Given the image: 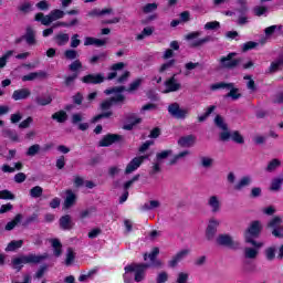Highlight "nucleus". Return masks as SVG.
<instances>
[{"label":"nucleus","mask_w":283,"mask_h":283,"mask_svg":"<svg viewBox=\"0 0 283 283\" xmlns=\"http://www.w3.org/2000/svg\"><path fill=\"white\" fill-rule=\"evenodd\" d=\"M48 258H50V254H48V252H44L43 254H22L11 260V269L19 273L23 270V266H25V264H41V262H44V260H48Z\"/></svg>","instance_id":"f257e3e1"},{"label":"nucleus","mask_w":283,"mask_h":283,"mask_svg":"<svg viewBox=\"0 0 283 283\" xmlns=\"http://www.w3.org/2000/svg\"><path fill=\"white\" fill-rule=\"evenodd\" d=\"M151 264L148 263H130L124 268L125 273L123 274L124 283H132L129 273H135V282H143L145 280V273Z\"/></svg>","instance_id":"f03ea898"},{"label":"nucleus","mask_w":283,"mask_h":283,"mask_svg":"<svg viewBox=\"0 0 283 283\" xmlns=\"http://www.w3.org/2000/svg\"><path fill=\"white\" fill-rule=\"evenodd\" d=\"M262 233V222L260 220H254L250 223L249 228L244 232V240L247 244H251L256 249H261L262 242H258L254 238H260Z\"/></svg>","instance_id":"7ed1b4c3"},{"label":"nucleus","mask_w":283,"mask_h":283,"mask_svg":"<svg viewBox=\"0 0 283 283\" xmlns=\"http://www.w3.org/2000/svg\"><path fill=\"white\" fill-rule=\"evenodd\" d=\"M238 56V53L230 52L226 56H221L219 59V65L223 70H235L242 63V57H235Z\"/></svg>","instance_id":"20e7f679"},{"label":"nucleus","mask_w":283,"mask_h":283,"mask_svg":"<svg viewBox=\"0 0 283 283\" xmlns=\"http://www.w3.org/2000/svg\"><path fill=\"white\" fill-rule=\"evenodd\" d=\"M125 90H127L125 86H115V87H111V88H106L104 91V94H106V96H109L111 94H116L115 96L111 97V102L113 103V105H118V103H125V95L123 94V92H125Z\"/></svg>","instance_id":"39448f33"},{"label":"nucleus","mask_w":283,"mask_h":283,"mask_svg":"<svg viewBox=\"0 0 283 283\" xmlns=\"http://www.w3.org/2000/svg\"><path fill=\"white\" fill-rule=\"evenodd\" d=\"M168 114H170V116L177 120H185V118L189 116V109L180 108V104L175 102L168 105Z\"/></svg>","instance_id":"423d86ee"},{"label":"nucleus","mask_w":283,"mask_h":283,"mask_svg":"<svg viewBox=\"0 0 283 283\" xmlns=\"http://www.w3.org/2000/svg\"><path fill=\"white\" fill-rule=\"evenodd\" d=\"M217 244H219V247H227L233 251H238V249H240V242L234 241L229 234H219L217 238Z\"/></svg>","instance_id":"0eeeda50"},{"label":"nucleus","mask_w":283,"mask_h":283,"mask_svg":"<svg viewBox=\"0 0 283 283\" xmlns=\"http://www.w3.org/2000/svg\"><path fill=\"white\" fill-rule=\"evenodd\" d=\"M122 140L123 135L108 133L98 142V147H112V145L120 143Z\"/></svg>","instance_id":"6e6552de"},{"label":"nucleus","mask_w":283,"mask_h":283,"mask_svg":"<svg viewBox=\"0 0 283 283\" xmlns=\"http://www.w3.org/2000/svg\"><path fill=\"white\" fill-rule=\"evenodd\" d=\"M147 158H149V156H147V155L137 156V157L133 158L127 164L125 174L126 175L134 174V171H136V169H138L140 167V165H143L145 163V160H147Z\"/></svg>","instance_id":"1a4fd4ad"},{"label":"nucleus","mask_w":283,"mask_h":283,"mask_svg":"<svg viewBox=\"0 0 283 283\" xmlns=\"http://www.w3.org/2000/svg\"><path fill=\"white\" fill-rule=\"evenodd\" d=\"M81 81L85 85H101V83H105V75L102 73L87 74L83 76Z\"/></svg>","instance_id":"9d476101"},{"label":"nucleus","mask_w":283,"mask_h":283,"mask_svg":"<svg viewBox=\"0 0 283 283\" xmlns=\"http://www.w3.org/2000/svg\"><path fill=\"white\" fill-rule=\"evenodd\" d=\"M189 253H191V250L189 249H184L180 250L179 252H177L172 259L168 262V266L170 269H176V266H178L179 262H182V260H185V258H187V255H189Z\"/></svg>","instance_id":"9b49d317"},{"label":"nucleus","mask_w":283,"mask_h":283,"mask_svg":"<svg viewBox=\"0 0 283 283\" xmlns=\"http://www.w3.org/2000/svg\"><path fill=\"white\" fill-rule=\"evenodd\" d=\"M218 227H220V221L216 219H211L206 229V238L209 242L216 238V233H218Z\"/></svg>","instance_id":"f8f14e48"},{"label":"nucleus","mask_w":283,"mask_h":283,"mask_svg":"<svg viewBox=\"0 0 283 283\" xmlns=\"http://www.w3.org/2000/svg\"><path fill=\"white\" fill-rule=\"evenodd\" d=\"M32 96L30 88H19L13 91L11 98L13 101H25Z\"/></svg>","instance_id":"ddd939ff"},{"label":"nucleus","mask_w":283,"mask_h":283,"mask_svg":"<svg viewBox=\"0 0 283 283\" xmlns=\"http://www.w3.org/2000/svg\"><path fill=\"white\" fill-rule=\"evenodd\" d=\"M66 197L64 199L63 209H72L76 205V193L72 189L65 191Z\"/></svg>","instance_id":"4468645a"},{"label":"nucleus","mask_w":283,"mask_h":283,"mask_svg":"<svg viewBox=\"0 0 283 283\" xmlns=\"http://www.w3.org/2000/svg\"><path fill=\"white\" fill-rule=\"evenodd\" d=\"M59 222L62 231H72V229H74V223L72 222V216L70 214L62 216Z\"/></svg>","instance_id":"2eb2a0df"},{"label":"nucleus","mask_w":283,"mask_h":283,"mask_svg":"<svg viewBox=\"0 0 283 283\" xmlns=\"http://www.w3.org/2000/svg\"><path fill=\"white\" fill-rule=\"evenodd\" d=\"M166 85V94L170 92H178L180 90V83L176 82V75H172L165 82Z\"/></svg>","instance_id":"dca6fc26"},{"label":"nucleus","mask_w":283,"mask_h":283,"mask_svg":"<svg viewBox=\"0 0 283 283\" xmlns=\"http://www.w3.org/2000/svg\"><path fill=\"white\" fill-rule=\"evenodd\" d=\"M281 67H283V55H280L275 61L271 62L268 74H275Z\"/></svg>","instance_id":"f3484780"},{"label":"nucleus","mask_w":283,"mask_h":283,"mask_svg":"<svg viewBox=\"0 0 283 283\" xmlns=\"http://www.w3.org/2000/svg\"><path fill=\"white\" fill-rule=\"evenodd\" d=\"M51 247L53 248V254L55 258H61L63 254V243H61V240L59 239H51Z\"/></svg>","instance_id":"a211bd4d"},{"label":"nucleus","mask_w":283,"mask_h":283,"mask_svg":"<svg viewBox=\"0 0 283 283\" xmlns=\"http://www.w3.org/2000/svg\"><path fill=\"white\" fill-rule=\"evenodd\" d=\"M228 90L229 93L224 96V98H232V101L242 98V93H240V88L235 87V83H232V87Z\"/></svg>","instance_id":"6ab92c4d"},{"label":"nucleus","mask_w":283,"mask_h":283,"mask_svg":"<svg viewBox=\"0 0 283 283\" xmlns=\"http://www.w3.org/2000/svg\"><path fill=\"white\" fill-rule=\"evenodd\" d=\"M193 143H196V136L193 135L182 136L178 139L179 147H191Z\"/></svg>","instance_id":"aec40b11"},{"label":"nucleus","mask_w":283,"mask_h":283,"mask_svg":"<svg viewBox=\"0 0 283 283\" xmlns=\"http://www.w3.org/2000/svg\"><path fill=\"white\" fill-rule=\"evenodd\" d=\"M2 136L3 138H10L12 143H19V134L12 128H3Z\"/></svg>","instance_id":"412c9836"},{"label":"nucleus","mask_w":283,"mask_h":283,"mask_svg":"<svg viewBox=\"0 0 283 283\" xmlns=\"http://www.w3.org/2000/svg\"><path fill=\"white\" fill-rule=\"evenodd\" d=\"M34 21L40 22L42 25H50V23H53L54 20H52V15L50 13L45 17L43 12H39L34 17Z\"/></svg>","instance_id":"4be33fe9"},{"label":"nucleus","mask_w":283,"mask_h":283,"mask_svg":"<svg viewBox=\"0 0 283 283\" xmlns=\"http://www.w3.org/2000/svg\"><path fill=\"white\" fill-rule=\"evenodd\" d=\"M23 39H25L28 45H34V43H36V36L34 35V29H32V27H27Z\"/></svg>","instance_id":"5701e85b"},{"label":"nucleus","mask_w":283,"mask_h":283,"mask_svg":"<svg viewBox=\"0 0 283 283\" xmlns=\"http://www.w3.org/2000/svg\"><path fill=\"white\" fill-rule=\"evenodd\" d=\"M52 120H55L56 123L63 124L67 122V112L61 109L52 114L51 116Z\"/></svg>","instance_id":"b1692460"},{"label":"nucleus","mask_w":283,"mask_h":283,"mask_svg":"<svg viewBox=\"0 0 283 283\" xmlns=\"http://www.w3.org/2000/svg\"><path fill=\"white\" fill-rule=\"evenodd\" d=\"M54 41L56 43V45H59L60 48L63 45H67V43H70V34L67 33H57L54 36Z\"/></svg>","instance_id":"393cba45"},{"label":"nucleus","mask_w":283,"mask_h":283,"mask_svg":"<svg viewBox=\"0 0 283 283\" xmlns=\"http://www.w3.org/2000/svg\"><path fill=\"white\" fill-rule=\"evenodd\" d=\"M208 205L211 208L212 213H218V211H220V199H218V196H211L208 200Z\"/></svg>","instance_id":"a878e982"},{"label":"nucleus","mask_w":283,"mask_h":283,"mask_svg":"<svg viewBox=\"0 0 283 283\" xmlns=\"http://www.w3.org/2000/svg\"><path fill=\"white\" fill-rule=\"evenodd\" d=\"M21 247H23V240H12L11 242L8 243L4 251H7V253L19 251V249H21Z\"/></svg>","instance_id":"bb28decb"},{"label":"nucleus","mask_w":283,"mask_h":283,"mask_svg":"<svg viewBox=\"0 0 283 283\" xmlns=\"http://www.w3.org/2000/svg\"><path fill=\"white\" fill-rule=\"evenodd\" d=\"M112 8L108 9H93L87 13V17L95 18V17H104V14H112Z\"/></svg>","instance_id":"cd10ccee"},{"label":"nucleus","mask_w":283,"mask_h":283,"mask_svg":"<svg viewBox=\"0 0 283 283\" xmlns=\"http://www.w3.org/2000/svg\"><path fill=\"white\" fill-rule=\"evenodd\" d=\"M252 182L251 177L249 176H244L242 177L239 182L234 186V189L237 191H242V189H244V187H249Z\"/></svg>","instance_id":"c85d7f7f"},{"label":"nucleus","mask_w":283,"mask_h":283,"mask_svg":"<svg viewBox=\"0 0 283 283\" xmlns=\"http://www.w3.org/2000/svg\"><path fill=\"white\" fill-rule=\"evenodd\" d=\"M21 220H23V214H21V213L15 214L13 220L9 221L6 224V227H4L6 231H12V229H14V227H17V224H19L21 222Z\"/></svg>","instance_id":"c756f323"},{"label":"nucleus","mask_w":283,"mask_h":283,"mask_svg":"<svg viewBox=\"0 0 283 283\" xmlns=\"http://www.w3.org/2000/svg\"><path fill=\"white\" fill-rule=\"evenodd\" d=\"M160 207V201L158 200H150L149 202L144 203L140 209L142 211H151L154 209H158Z\"/></svg>","instance_id":"7c9ffc66"},{"label":"nucleus","mask_w":283,"mask_h":283,"mask_svg":"<svg viewBox=\"0 0 283 283\" xmlns=\"http://www.w3.org/2000/svg\"><path fill=\"white\" fill-rule=\"evenodd\" d=\"M230 87H233V83H227V82H218L210 86V90L212 92H216L218 90H229Z\"/></svg>","instance_id":"2f4dec72"},{"label":"nucleus","mask_w":283,"mask_h":283,"mask_svg":"<svg viewBox=\"0 0 283 283\" xmlns=\"http://www.w3.org/2000/svg\"><path fill=\"white\" fill-rule=\"evenodd\" d=\"M276 251H277V249L275 247L266 248L264 250L265 260H268V262H273V260H275Z\"/></svg>","instance_id":"473e14b6"},{"label":"nucleus","mask_w":283,"mask_h":283,"mask_svg":"<svg viewBox=\"0 0 283 283\" xmlns=\"http://www.w3.org/2000/svg\"><path fill=\"white\" fill-rule=\"evenodd\" d=\"M35 103H36V105H40L41 107H45L46 105L52 104V96L51 95H48L46 97L36 96Z\"/></svg>","instance_id":"72a5a7b5"},{"label":"nucleus","mask_w":283,"mask_h":283,"mask_svg":"<svg viewBox=\"0 0 283 283\" xmlns=\"http://www.w3.org/2000/svg\"><path fill=\"white\" fill-rule=\"evenodd\" d=\"M282 217L275 216L268 222V229H276L277 227H282Z\"/></svg>","instance_id":"f704fd0d"},{"label":"nucleus","mask_w":283,"mask_h":283,"mask_svg":"<svg viewBox=\"0 0 283 283\" xmlns=\"http://www.w3.org/2000/svg\"><path fill=\"white\" fill-rule=\"evenodd\" d=\"M74 260H76V253H74V249L67 248L66 259H65L66 266H71L73 264Z\"/></svg>","instance_id":"c9c22d12"},{"label":"nucleus","mask_w":283,"mask_h":283,"mask_svg":"<svg viewBox=\"0 0 283 283\" xmlns=\"http://www.w3.org/2000/svg\"><path fill=\"white\" fill-rule=\"evenodd\" d=\"M13 54L14 51L9 50L0 57V70H3V67L8 65V61L10 60V56H12Z\"/></svg>","instance_id":"e433bc0d"},{"label":"nucleus","mask_w":283,"mask_h":283,"mask_svg":"<svg viewBox=\"0 0 283 283\" xmlns=\"http://www.w3.org/2000/svg\"><path fill=\"white\" fill-rule=\"evenodd\" d=\"M153 34H154V28L146 27L143 29V31L139 34H137L136 39L137 41H143L145 36H151Z\"/></svg>","instance_id":"4c0bfd02"},{"label":"nucleus","mask_w":283,"mask_h":283,"mask_svg":"<svg viewBox=\"0 0 283 283\" xmlns=\"http://www.w3.org/2000/svg\"><path fill=\"white\" fill-rule=\"evenodd\" d=\"M210 41H213V38H211V35H207L203 39H199L197 41H193L190 44V48H200V46L205 45V43H209Z\"/></svg>","instance_id":"58836bf2"},{"label":"nucleus","mask_w":283,"mask_h":283,"mask_svg":"<svg viewBox=\"0 0 283 283\" xmlns=\"http://www.w3.org/2000/svg\"><path fill=\"white\" fill-rule=\"evenodd\" d=\"M111 116H114V113L112 111L101 113L98 115H95L92 119L91 123H98V120H102V118H111Z\"/></svg>","instance_id":"ea45409f"},{"label":"nucleus","mask_w":283,"mask_h":283,"mask_svg":"<svg viewBox=\"0 0 283 283\" xmlns=\"http://www.w3.org/2000/svg\"><path fill=\"white\" fill-rule=\"evenodd\" d=\"M17 196L12 191L4 189L0 190V200H15Z\"/></svg>","instance_id":"a19ab883"},{"label":"nucleus","mask_w":283,"mask_h":283,"mask_svg":"<svg viewBox=\"0 0 283 283\" xmlns=\"http://www.w3.org/2000/svg\"><path fill=\"white\" fill-rule=\"evenodd\" d=\"M214 124L217 127H219V129H222L223 132L229 129V126L224 123V118H222L220 115L214 117Z\"/></svg>","instance_id":"79ce46f5"},{"label":"nucleus","mask_w":283,"mask_h":283,"mask_svg":"<svg viewBox=\"0 0 283 283\" xmlns=\"http://www.w3.org/2000/svg\"><path fill=\"white\" fill-rule=\"evenodd\" d=\"M49 14L51 15V19L53 21H59V19H63L65 17V11L61 9H55L52 10Z\"/></svg>","instance_id":"37998d69"},{"label":"nucleus","mask_w":283,"mask_h":283,"mask_svg":"<svg viewBox=\"0 0 283 283\" xmlns=\"http://www.w3.org/2000/svg\"><path fill=\"white\" fill-rule=\"evenodd\" d=\"M213 112H216V106H213V105L209 106L207 108L206 113L198 117V122L205 123V120H207V118H209V116H211V114H213Z\"/></svg>","instance_id":"c03bdc74"},{"label":"nucleus","mask_w":283,"mask_h":283,"mask_svg":"<svg viewBox=\"0 0 283 283\" xmlns=\"http://www.w3.org/2000/svg\"><path fill=\"white\" fill-rule=\"evenodd\" d=\"M282 182H283L282 178H274L271 182L270 190L280 191V189H282Z\"/></svg>","instance_id":"a18cd8bd"},{"label":"nucleus","mask_w":283,"mask_h":283,"mask_svg":"<svg viewBox=\"0 0 283 283\" xmlns=\"http://www.w3.org/2000/svg\"><path fill=\"white\" fill-rule=\"evenodd\" d=\"M280 165H282V163L280 161V159H272L266 168L265 171H269V174H271V171H275V169H277V167H280Z\"/></svg>","instance_id":"49530a36"},{"label":"nucleus","mask_w":283,"mask_h":283,"mask_svg":"<svg viewBox=\"0 0 283 283\" xmlns=\"http://www.w3.org/2000/svg\"><path fill=\"white\" fill-rule=\"evenodd\" d=\"M78 78V73H73L72 75H69L64 78V85L65 87H72L74 85L75 81Z\"/></svg>","instance_id":"de8ad7c7"},{"label":"nucleus","mask_w":283,"mask_h":283,"mask_svg":"<svg viewBox=\"0 0 283 283\" xmlns=\"http://www.w3.org/2000/svg\"><path fill=\"white\" fill-rule=\"evenodd\" d=\"M140 85H143V78L138 77L129 84L127 92H129V93L136 92V90H138V87H140Z\"/></svg>","instance_id":"09e8293b"},{"label":"nucleus","mask_w":283,"mask_h":283,"mask_svg":"<svg viewBox=\"0 0 283 283\" xmlns=\"http://www.w3.org/2000/svg\"><path fill=\"white\" fill-rule=\"evenodd\" d=\"M156 10H158V3H156V2L147 3L146 6L143 7L144 14H149L151 12H156Z\"/></svg>","instance_id":"8fccbe9b"},{"label":"nucleus","mask_w":283,"mask_h":283,"mask_svg":"<svg viewBox=\"0 0 283 283\" xmlns=\"http://www.w3.org/2000/svg\"><path fill=\"white\" fill-rule=\"evenodd\" d=\"M64 56L67 61H75V59H78V52L74 49H69L64 52Z\"/></svg>","instance_id":"3c124183"},{"label":"nucleus","mask_w":283,"mask_h":283,"mask_svg":"<svg viewBox=\"0 0 283 283\" xmlns=\"http://www.w3.org/2000/svg\"><path fill=\"white\" fill-rule=\"evenodd\" d=\"M31 198H41L43 196V188L41 186H35L30 189Z\"/></svg>","instance_id":"603ef678"},{"label":"nucleus","mask_w":283,"mask_h":283,"mask_svg":"<svg viewBox=\"0 0 283 283\" xmlns=\"http://www.w3.org/2000/svg\"><path fill=\"white\" fill-rule=\"evenodd\" d=\"M105 59H107V53L102 52L98 55H93L90 59V63H91V65H96V63H98V61H105Z\"/></svg>","instance_id":"864d4df0"},{"label":"nucleus","mask_w":283,"mask_h":283,"mask_svg":"<svg viewBox=\"0 0 283 283\" xmlns=\"http://www.w3.org/2000/svg\"><path fill=\"white\" fill-rule=\"evenodd\" d=\"M185 156H189V150H184V151H181V153L175 155L174 158H171V159L169 160L168 165H170V166H171V165H176V163H178V160H179L180 158H185Z\"/></svg>","instance_id":"5fc2aeb1"},{"label":"nucleus","mask_w":283,"mask_h":283,"mask_svg":"<svg viewBox=\"0 0 283 283\" xmlns=\"http://www.w3.org/2000/svg\"><path fill=\"white\" fill-rule=\"evenodd\" d=\"M171 154H172L171 149H167V150H163L161 153H157L156 154L157 163H160V160H165L166 158H169V156H171Z\"/></svg>","instance_id":"6e6d98bb"},{"label":"nucleus","mask_w":283,"mask_h":283,"mask_svg":"<svg viewBox=\"0 0 283 283\" xmlns=\"http://www.w3.org/2000/svg\"><path fill=\"white\" fill-rule=\"evenodd\" d=\"M176 65V59L169 60L168 62L161 64L159 72L163 74V72H167V70H171Z\"/></svg>","instance_id":"4d7b16f0"},{"label":"nucleus","mask_w":283,"mask_h":283,"mask_svg":"<svg viewBox=\"0 0 283 283\" xmlns=\"http://www.w3.org/2000/svg\"><path fill=\"white\" fill-rule=\"evenodd\" d=\"M233 143H237L238 145H244V137L240 134V132L234 130L231 136Z\"/></svg>","instance_id":"13d9d810"},{"label":"nucleus","mask_w":283,"mask_h":283,"mask_svg":"<svg viewBox=\"0 0 283 283\" xmlns=\"http://www.w3.org/2000/svg\"><path fill=\"white\" fill-rule=\"evenodd\" d=\"M18 10L22 12V14H29V12H32V3L24 2L20 7H18Z\"/></svg>","instance_id":"bf43d9fd"},{"label":"nucleus","mask_w":283,"mask_h":283,"mask_svg":"<svg viewBox=\"0 0 283 283\" xmlns=\"http://www.w3.org/2000/svg\"><path fill=\"white\" fill-rule=\"evenodd\" d=\"M39 151H41V145L34 144L28 148L27 156H35Z\"/></svg>","instance_id":"052dcab7"},{"label":"nucleus","mask_w":283,"mask_h":283,"mask_svg":"<svg viewBox=\"0 0 283 283\" xmlns=\"http://www.w3.org/2000/svg\"><path fill=\"white\" fill-rule=\"evenodd\" d=\"M82 67L83 63L81 62V60H75L69 65V70L71 72H78V70H81Z\"/></svg>","instance_id":"680f3d73"},{"label":"nucleus","mask_w":283,"mask_h":283,"mask_svg":"<svg viewBox=\"0 0 283 283\" xmlns=\"http://www.w3.org/2000/svg\"><path fill=\"white\" fill-rule=\"evenodd\" d=\"M81 35L78 33H75L71 36V44L70 48L76 49L78 45H81Z\"/></svg>","instance_id":"e2e57ef3"},{"label":"nucleus","mask_w":283,"mask_h":283,"mask_svg":"<svg viewBox=\"0 0 283 283\" xmlns=\"http://www.w3.org/2000/svg\"><path fill=\"white\" fill-rule=\"evenodd\" d=\"M189 282V273L180 272L177 275L176 283H188Z\"/></svg>","instance_id":"0e129e2a"},{"label":"nucleus","mask_w":283,"mask_h":283,"mask_svg":"<svg viewBox=\"0 0 283 283\" xmlns=\"http://www.w3.org/2000/svg\"><path fill=\"white\" fill-rule=\"evenodd\" d=\"M255 48H258V42L249 41L243 44L242 52H249V50H255Z\"/></svg>","instance_id":"69168bd1"},{"label":"nucleus","mask_w":283,"mask_h":283,"mask_svg":"<svg viewBox=\"0 0 283 283\" xmlns=\"http://www.w3.org/2000/svg\"><path fill=\"white\" fill-rule=\"evenodd\" d=\"M245 258H248L250 260H255V258H258V250H255L253 248H247L245 249Z\"/></svg>","instance_id":"338daca9"},{"label":"nucleus","mask_w":283,"mask_h":283,"mask_svg":"<svg viewBox=\"0 0 283 283\" xmlns=\"http://www.w3.org/2000/svg\"><path fill=\"white\" fill-rule=\"evenodd\" d=\"M272 235H274V238H283V226H279L277 228H273Z\"/></svg>","instance_id":"774afa93"}]
</instances>
